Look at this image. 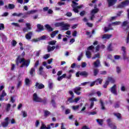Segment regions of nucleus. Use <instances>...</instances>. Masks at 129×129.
I'll return each mask as SVG.
<instances>
[{"mask_svg": "<svg viewBox=\"0 0 129 129\" xmlns=\"http://www.w3.org/2000/svg\"><path fill=\"white\" fill-rule=\"evenodd\" d=\"M22 55H19L16 59L15 62L17 66H19L20 63H22L20 66V68H23L24 67H29L30 63H31V60L30 59H25L24 58H22Z\"/></svg>", "mask_w": 129, "mask_h": 129, "instance_id": "obj_1", "label": "nucleus"}, {"mask_svg": "<svg viewBox=\"0 0 129 129\" xmlns=\"http://www.w3.org/2000/svg\"><path fill=\"white\" fill-rule=\"evenodd\" d=\"M121 27L125 32L127 33V36L126 38V43H129V21L127 20L124 21L122 22L121 24Z\"/></svg>", "mask_w": 129, "mask_h": 129, "instance_id": "obj_2", "label": "nucleus"}, {"mask_svg": "<svg viewBox=\"0 0 129 129\" xmlns=\"http://www.w3.org/2000/svg\"><path fill=\"white\" fill-rule=\"evenodd\" d=\"M33 101H35V102H42L43 104H47V98H44L42 99L39 97H38V95L37 93H34L33 94Z\"/></svg>", "mask_w": 129, "mask_h": 129, "instance_id": "obj_3", "label": "nucleus"}, {"mask_svg": "<svg viewBox=\"0 0 129 129\" xmlns=\"http://www.w3.org/2000/svg\"><path fill=\"white\" fill-rule=\"evenodd\" d=\"M76 77H80V76H83V77L86 78L88 76V73L86 71L77 72L76 74Z\"/></svg>", "mask_w": 129, "mask_h": 129, "instance_id": "obj_4", "label": "nucleus"}, {"mask_svg": "<svg viewBox=\"0 0 129 129\" xmlns=\"http://www.w3.org/2000/svg\"><path fill=\"white\" fill-rule=\"evenodd\" d=\"M129 5V0H125L123 2H122L120 4H119L117 6V8L119 9H122L124 8V7H126Z\"/></svg>", "mask_w": 129, "mask_h": 129, "instance_id": "obj_5", "label": "nucleus"}, {"mask_svg": "<svg viewBox=\"0 0 129 129\" xmlns=\"http://www.w3.org/2000/svg\"><path fill=\"white\" fill-rule=\"evenodd\" d=\"M10 118L9 117H7L4 119L5 121L2 122H1V125L3 127H7V126H9V120Z\"/></svg>", "mask_w": 129, "mask_h": 129, "instance_id": "obj_6", "label": "nucleus"}, {"mask_svg": "<svg viewBox=\"0 0 129 129\" xmlns=\"http://www.w3.org/2000/svg\"><path fill=\"white\" fill-rule=\"evenodd\" d=\"M121 50L122 51H123L122 56H123V60H127V61H129L128 57H126V51H125V50H126L125 47L122 46Z\"/></svg>", "mask_w": 129, "mask_h": 129, "instance_id": "obj_7", "label": "nucleus"}, {"mask_svg": "<svg viewBox=\"0 0 129 129\" xmlns=\"http://www.w3.org/2000/svg\"><path fill=\"white\" fill-rule=\"evenodd\" d=\"M81 89L82 88L81 87H76L74 89V92L77 94V95H80L81 94Z\"/></svg>", "mask_w": 129, "mask_h": 129, "instance_id": "obj_8", "label": "nucleus"}, {"mask_svg": "<svg viewBox=\"0 0 129 129\" xmlns=\"http://www.w3.org/2000/svg\"><path fill=\"white\" fill-rule=\"evenodd\" d=\"M107 122L109 126H110L111 129H117V127L116 125H115L114 124H113L112 123V122H111V120L110 118H109L107 120Z\"/></svg>", "mask_w": 129, "mask_h": 129, "instance_id": "obj_9", "label": "nucleus"}, {"mask_svg": "<svg viewBox=\"0 0 129 129\" xmlns=\"http://www.w3.org/2000/svg\"><path fill=\"white\" fill-rule=\"evenodd\" d=\"M54 123H51L50 124L47 125V126H46L45 124L42 123L40 129H51V126H52L54 125Z\"/></svg>", "mask_w": 129, "mask_h": 129, "instance_id": "obj_10", "label": "nucleus"}, {"mask_svg": "<svg viewBox=\"0 0 129 129\" xmlns=\"http://www.w3.org/2000/svg\"><path fill=\"white\" fill-rule=\"evenodd\" d=\"M89 101H91V104L90 105L89 108L91 109L93 106H94V101H97V99L96 98L93 97L89 99Z\"/></svg>", "mask_w": 129, "mask_h": 129, "instance_id": "obj_11", "label": "nucleus"}, {"mask_svg": "<svg viewBox=\"0 0 129 129\" xmlns=\"http://www.w3.org/2000/svg\"><path fill=\"white\" fill-rule=\"evenodd\" d=\"M111 93L115 95H117V92L116 91V85H114L110 89Z\"/></svg>", "mask_w": 129, "mask_h": 129, "instance_id": "obj_12", "label": "nucleus"}, {"mask_svg": "<svg viewBox=\"0 0 129 129\" xmlns=\"http://www.w3.org/2000/svg\"><path fill=\"white\" fill-rule=\"evenodd\" d=\"M26 27H25L24 28H23V32H26L32 30V27H31V24L26 23Z\"/></svg>", "mask_w": 129, "mask_h": 129, "instance_id": "obj_13", "label": "nucleus"}, {"mask_svg": "<svg viewBox=\"0 0 129 129\" xmlns=\"http://www.w3.org/2000/svg\"><path fill=\"white\" fill-rule=\"evenodd\" d=\"M107 2L108 3V7H112V6H114V5L116 4L117 0H107Z\"/></svg>", "mask_w": 129, "mask_h": 129, "instance_id": "obj_14", "label": "nucleus"}, {"mask_svg": "<svg viewBox=\"0 0 129 129\" xmlns=\"http://www.w3.org/2000/svg\"><path fill=\"white\" fill-rule=\"evenodd\" d=\"M33 36V32H29L27 34L25 35V38L26 40L30 41L32 39V36Z\"/></svg>", "mask_w": 129, "mask_h": 129, "instance_id": "obj_15", "label": "nucleus"}, {"mask_svg": "<svg viewBox=\"0 0 129 129\" xmlns=\"http://www.w3.org/2000/svg\"><path fill=\"white\" fill-rule=\"evenodd\" d=\"M35 88H37L38 87V89H43L45 88V85H44L43 84H39V83L36 82L35 85Z\"/></svg>", "mask_w": 129, "mask_h": 129, "instance_id": "obj_16", "label": "nucleus"}, {"mask_svg": "<svg viewBox=\"0 0 129 129\" xmlns=\"http://www.w3.org/2000/svg\"><path fill=\"white\" fill-rule=\"evenodd\" d=\"M61 27L62 28V30H64V31H68V30H69V28H70V25L69 24H64L62 22V25H61Z\"/></svg>", "mask_w": 129, "mask_h": 129, "instance_id": "obj_17", "label": "nucleus"}, {"mask_svg": "<svg viewBox=\"0 0 129 129\" xmlns=\"http://www.w3.org/2000/svg\"><path fill=\"white\" fill-rule=\"evenodd\" d=\"M44 27L48 32H52V31H54V28H52L49 24H46Z\"/></svg>", "mask_w": 129, "mask_h": 129, "instance_id": "obj_18", "label": "nucleus"}, {"mask_svg": "<svg viewBox=\"0 0 129 129\" xmlns=\"http://www.w3.org/2000/svg\"><path fill=\"white\" fill-rule=\"evenodd\" d=\"M5 9H7V10H8L9 9V10H14V9H15V5H14V4H9L8 5V6L7 5L5 6Z\"/></svg>", "mask_w": 129, "mask_h": 129, "instance_id": "obj_19", "label": "nucleus"}, {"mask_svg": "<svg viewBox=\"0 0 129 129\" xmlns=\"http://www.w3.org/2000/svg\"><path fill=\"white\" fill-rule=\"evenodd\" d=\"M112 37V34H105L103 35L102 39H106L107 40H109Z\"/></svg>", "mask_w": 129, "mask_h": 129, "instance_id": "obj_20", "label": "nucleus"}, {"mask_svg": "<svg viewBox=\"0 0 129 129\" xmlns=\"http://www.w3.org/2000/svg\"><path fill=\"white\" fill-rule=\"evenodd\" d=\"M102 81H103V80L100 79V78H98L95 81V82L96 83V85H99V84H102Z\"/></svg>", "mask_w": 129, "mask_h": 129, "instance_id": "obj_21", "label": "nucleus"}, {"mask_svg": "<svg viewBox=\"0 0 129 129\" xmlns=\"http://www.w3.org/2000/svg\"><path fill=\"white\" fill-rule=\"evenodd\" d=\"M29 73L32 77H34V74L36 73V69H35V68H32L29 72Z\"/></svg>", "mask_w": 129, "mask_h": 129, "instance_id": "obj_22", "label": "nucleus"}, {"mask_svg": "<svg viewBox=\"0 0 129 129\" xmlns=\"http://www.w3.org/2000/svg\"><path fill=\"white\" fill-rule=\"evenodd\" d=\"M37 28L38 29V30H39V32H41V31H44V26L38 24L37 25Z\"/></svg>", "mask_w": 129, "mask_h": 129, "instance_id": "obj_23", "label": "nucleus"}, {"mask_svg": "<svg viewBox=\"0 0 129 129\" xmlns=\"http://www.w3.org/2000/svg\"><path fill=\"white\" fill-rule=\"evenodd\" d=\"M99 65H100V60L99 59H97L94 62V66L96 68L99 67Z\"/></svg>", "mask_w": 129, "mask_h": 129, "instance_id": "obj_24", "label": "nucleus"}, {"mask_svg": "<svg viewBox=\"0 0 129 129\" xmlns=\"http://www.w3.org/2000/svg\"><path fill=\"white\" fill-rule=\"evenodd\" d=\"M113 115L114 116H116L117 118L118 119H121L122 117H121V114L120 113H113Z\"/></svg>", "mask_w": 129, "mask_h": 129, "instance_id": "obj_25", "label": "nucleus"}, {"mask_svg": "<svg viewBox=\"0 0 129 129\" xmlns=\"http://www.w3.org/2000/svg\"><path fill=\"white\" fill-rule=\"evenodd\" d=\"M43 112H44V116H45V117H48V116H49V115L51 114V112H50V111L48 110H44Z\"/></svg>", "mask_w": 129, "mask_h": 129, "instance_id": "obj_26", "label": "nucleus"}, {"mask_svg": "<svg viewBox=\"0 0 129 129\" xmlns=\"http://www.w3.org/2000/svg\"><path fill=\"white\" fill-rule=\"evenodd\" d=\"M100 103L101 104V108L102 110H105V107L104 106V103L102 99H100Z\"/></svg>", "mask_w": 129, "mask_h": 129, "instance_id": "obj_27", "label": "nucleus"}, {"mask_svg": "<svg viewBox=\"0 0 129 129\" xmlns=\"http://www.w3.org/2000/svg\"><path fill=\"white\" fill-rule=\"evenodd\" d=\"M98 12H99V10L98 9V8L94 9L91 11V14H92L93 15H95V14H97Z\"/></svg>", "mask_w": 129, "mask_h": 129, "instance_id": "obj_28", "label": "nucleus"}, {"mask_svg": "<svg viewBox=\"0 0 129 129\" xmlns=\"http://www.w3.org/2000/svg\"><path fill=\"white\" fill-rule=\"evenodd\" d=\"M54 50H55V46H53L51 47V46L48 45L47 46L48 52H51V51H54Z\"/></svg>", "mask_w": 129, "mask_h": 129, "instance_id": "obj_29", "label": "nucleus"}, {"mask_svg": "<svg viewBox=\"0 0 129 129\" xmlns=\"http://www.w3.org/2000/svg\"><path fill=\"white\" fill-rule=\"evenodd\" d=\"M96 121L98 122V124L100 125H102L103 124V119H96Z\"/></svg>", "mask_w": 129, "mask_h": 129, "instance_id": "obj_30", "label": "nucleus"}, {"mask_svg": "<svg viewBox=\"0 0 129 129\" xmlns=\"http://www.w3.org/2000/svg\"><path fill=\"white\" fill-rule=\"evenodd\" d=\"M86 55L88 59H90V58H91V52L90 51L87 50Z\"/></svg>", "mask_w": 129, "mask_h": 129, "instance_id": "obj_31", "label": "nucleus"}, {"mask_svg": "<svg viewBox=\"0 0 129 129\" xmlns=\"http://www.w3.org/2000/svg\"><path fill=\"white\" fill-rule=\"evenodd\" d=\"M37 12H38V10H31V11L27 12V15H31L33 14H35V13H37Z\"/></svg>", "mask_w": 129, "mask_h": 129, "instance_id": "obj_32", "label": "nucleus"}, {"mask_svg": "<svg viewBox=\"0 0 129 129\" xmlns=\"http://www.w3.org/2000/svg\"><path fill=\"white\" fill-rule=\"evenodd\" d=\"M25 84L27 86L30 85L31 84V81L29 79V78H26L25 80Z\"/></svg>", "mask_w": 129, "mask_h": 129, "instance_id": "obj_33", "label": "nucleus"}, {"mask_svg": "<svg viewBox=\"0 0 129 129\" xmlns=\"http://www.w3.org/2000/svg\"><path fill=\"white\" fill-rule=\"evenodd\" d=\"M58 30H55V31H53L50 34L51 38H54V37H55L56 36V35H57V34H58Z\"/></svg>", "mask_w": 129, "mask_h": 129, "instance_id": "obj_34", "label": "nucleus"}, {"mask_svg": "<svg viewBox=\"0 0 129 129\" xmlns=\"http://www.w3.org/2000/svg\"><path fill=\"white\" fill-rule=\"evenodd\" d=\"M11 105L10 103H8L7 105L6 110L7 112H9V111H10V110H11Z\"/></svg>", "mask_w": 129, "mask_h": 129, "instance_id": "obj_35", "label": "nucleus"}, {"mask_svg": "<svg viewBox=\"0 0 129 129\" xmlns=\"http://www.w3.org/2000/svg\"><path fill=\"white\" fill-rule=\"evenodd\" d=\"M51 103L53 107H54V108H56V101L54 99H51Z\"/></svg>", "mask_w": 129, "mask_h": 129, "instance_id": "obj_36", "label": "nucleus"}, {"mask_svg": "<svg viewBox=\"0 0 129 129\" xmlns=\"http://www.w3.org/2000/svg\"><path fill=\"white\" fill-rule=\"evenodd\" d=\"M74 98V97H72L69 98L68 99L67 101L70 102V103H73V102H74V99H73Z\"/></svg>", "mask_w": 129, "mask_h": 129, "instance_id": "obj_37", "label": "nucleus"}, {"mask_svg": "<svg viewBox=\"0 0 129 129\" xmlns=\"http://www.w3.org/2000/svg\"><path fill=\"white\" fill-rule=\"evenodd\" d=\"M44 69V68L43 67H40L39 69V75H43V70Z\"/></svg>", "mask_w": 129, "mask_h": 129, "instance_id": "obj_38", "label": "nucleus"}, {"mask_svg": "<svg viewBox=\"0 0 129 129\" xmlns=\"http://www.w3.org/2000/svg\"><path fill=\"white\" fill-rule=\"evenodd\" d=\"M22 85H23V82H22V81H18V83L17 86V89H19V88H20V87H21V86H22Z\"/></svg>", "mask_w": 129, "mask_h": 129, "instance_id": "obj_39", "label": "nucleus"}, {"mask_svg": "<svg viewBox=\"0 0 129 129\" xmlns=\"http://www.w3.org/2000/svg\"><path fill=\"white\" fill-rule=\"evenodd\" d=\"M96 58H100V54L99 53L95 54L94 56L93 57H92V59H96Z\"/></svg>", "mask_w": 129, "mask_h": 129, "instance_id": "obj_40", "label": "nucleus"}, {"mask_svg": "<svg viewBox=\"0 0 129 129\" xmlns=\"http://www.w3.org/2000/svg\"><path fill=\"white\" fill-rule=\"evenodd\" d=\"M55 27H62L63 26V22L60 23H56L54 24Z\"/></svg>", "mask_w": 129, "mask_h": 129, "instance_id": "obj_41", "label": "nucleus"}, {"mask_svg": "<svg viewBox=\"0 0 129 129\" xmlns=\"http://www.w3.org/2000/svg\"><path fill=\"white\" fill-rule=\"evenodd\" d=\"M95 114H97V112L96 111L89 112L88 113V115H95Z\"/></svg>", "mask_w": 129, "mask_h": 129, "instance_id": "obj_42", "label": "nucleus"}, {"mask_svg": "<svg viewBox=\"0 0 129 129\" xmlns=\"http://www.w3.org/2000/svg\"><path fill=\"white\" fill-rule=\"evenodd\" d=\"M107 50L109 52L112 51V46L111 43L109 44V45L107 47Z\"/></svg>", "mask_w": 129, "mask_h": 129, "instance_id": "obj_43", "label": "nucleus"}, {"mask_svg": "<svg viewBox=\"0 0 129 129\" xmlns=\"http://www.w3.org/2000/svg\"><path fill=\"white\" fill-rule=\"evenodd\" d=\"M22 113H23V117H27L28 116V113L26 111H22Z\"/></svg>", "mask_w": 129, "mask_h": 129, "instance_id": "obj_44", "label": "nucleus"}, {"mask_svg": "<svg viewBox=\"0 0 129 129\" xmlns=\"http://www.w3.org/2000/svg\"><path fill=\"white\" fill-rule=\"evenodd\" d=\"M108 84H109V81H106L103 86V88H106V87H107V85H108Z\"/></svg>", "mask_w": 129, "mask_h": 129, "instance_id": "obj_45", "label": "nucleus"}, {"mask_svg": "<svg viewBox=\"0 0 129 129\" xmlns=\"http://www.w3.org/2000/svg\"><path fill=\"white\" fill-rule=\"evenodd\" d=\"M99 71L98 69L94 70V76H96L98 74Z\"/></svg>", "mask_w": 129, "mask_h": 129, "instance_id": "obj_46", "label": "nucleus"}, {"mask_svg": "<svg viewBox=\"0 0 129 129\" xmlns=\"http://www.w3.org/2000/svg\"><path fill=\"white\" fill-rule=\"evenodd\" d=\"M93 49H94V46H93V45H91L87 48V51H90L93 50Z\"/></svg>", "mask_w": 129, "mask_h": 129, "instance_id": "obj_47", "label": "nucleus"}, {"mask_svg": "<svg viewBox=\"0 0 129 129\" xmlns=\"http://www.w3.org/2000/svg\"><path fill=\"white\" fill-rule=\"evenodd\" d=\"M109 30H113V28H108L107 27H104V31L105 33H106V32H108V31H109Z\"/></svg>", "mask_w": 129, "mask_h": 129, "instance_id": "obj_48", "label": "nucleus"}, {"mask_svg": "<svg viewBox=\"0 0 129 129\" xmlns=\"http://www.w3.org/2000/svg\"><path fill=\"white\" fill-rule=\"evenodd\" d=\"M116 72L117 73H118V74H119V73L121 72V70L120 69V68H119V67H116Z\"/></svg>", "mask_w": 129, "mask_h": 129, "instance_id": "obj_49", "label": "nucleus"}, {"mask_svg": "<svg viewBox=\"0 0 129 129\" xmlns=\"http://www.w3.org/2000/svg\"><path fill=\"white\" fill-rule=\"evenodd\" d=\"M120 24V22L119 21H115L112 23V25H114V26H117Z\"/></svg>", "mask_w": 129, "mask_h": 129, "instance_id": "obj_50", "label": "nucleus"}, {"mask_svg": "<svg viewBox=\"0 0 129 129\" xmlns=\"http://www.w3.org/2000/svg\"><path fill=\"white\" fill-rule=\"evenodd\" d=\"M108 81H110V82H111V83H114V80L111 77H108Z\"/></svg>", "mask_w": 129, "mask_h": 129, "instance_id": "obj_51", "label": "nucleus"}, {"mask_svg": "<svg viewBox=\"0 0 129 129\" xmlns=\"http://www.w3.org/2000/svg\"><path fill=\"white\" fill-rule=\"evenodd\" d=\"M55 44H56V41H51L48 42V44L51 45L52 46H53V45H55Z\"/></svg>", "mask_w": 129, "mask_h": 129, "instance_id": "obj_52", "label": "nucleus"}, {"mask_svg": "<svg viewBox=\"0 0 129 129\" xmlns=\"http://www.w3.org/2000/svg\"><path fill=\"white\" fill-rule=\"evenodd\" d=\"M11 25H12L13 26H15V27H18V28H20V25L19 24V23L13 22L12 23H11Z\"/></svg>", "mask_w": 129, "mask_h": 129, "instance_id": "obj_53", "label": "nucleus"}, {"mask_svg": "<svg viewBox=\"0 0 129 129\" xmlns=\"http://www.w3.org/2000/svg\"><path fill=\"white\" fill-rule=\"evenodd\" d=\"M83 56V53L82 52L80 55L78 57V60L80 61L81 60V58Z\"/></svg>", "mask_w": 129, "mask_h": 129, "instance_id": "obj_54", "label": "nucleus"}, {"mask_svg": "<svg viewBox=\"0 0 129 129\" xmlns=\"http://www.w3.org/2000/svg\"><path fill=\"white\" fill-rule=\"evenodd\" d=\"M5 29V25L4 24H0V31Z\"/></svg>", "mask_w": 129, "mask_h": 129, "instance_id": "obj_55", "label": "nucleus"}, {"mask_svg": "<svg viewBox=\"0 0 129 129\" xmlns=\"http://www.w3.org/2000/svg\"><path fill=\"white\" fill-rule=\"evenodd\" d=\"M50 57V54H46L45 55H44L43 56V58L47 59H48V58H49Z\"/></svg>", "mask_w": 129, "mask_h": 129, "instance_id": "obj_56", "label": "nucleus"}, {"mask_svg": "<svg viewBox=\"0 0 129 129\" xmlns=\"http://www.w3.org/2000/svg\"><path fill=\"white\" fill-rule=\"evenodd\" d=\"M66 16L67 17H72V13L71 12H67V14H66Z\"/></svg>", "mask_w": 129, "mask_h": 129, "instance_id": "obj_57", "label": "nucleus"}, {"mask_svg": "<svg viewBox=\"0 0 129 129\" xmlns=\"http://www.w3.org/2000/svg\"><path fill=\"white\" fill-rule=\"evenodd\" d=\"M73 11H74V12L75 13H79V10H78V9L77 8V7L74 8Z\"/></svg>", "mask_w": 129, "mask_h": 129, "instance_id": "obj_58", "label": "nucleus"}, {"mask_svg": "<svg viewBox=\"0 0 129 129\" xmlns=\"http://www.w3.org/2000/svg\"><path fill=\"white\" fill-rule=\"evenodd\" d=\"M1 96H3L4 97H5V96H7V94H6V92L5 91V90H3L2 91Z\"/></svg>", "mask_w": 129, "mask_h": 129, "instance_id": "obj_59", "label": "nucleus"}, {"mask_svg": "<svg viewBox=\"0 0 129 129\" xmlns=\"http://www.w3.org/2000/svg\"><path fill=\"white\" fill-rule=\"evenodd\" d=\"M104 64L106 67H109L110 66V64H109V63L106 61H104Z\"/></svg>", "mask_w": 129, "mask_h": 129, "instance_id": "obj_60", "label": "nucleus"}, {"mask_svg": "<svg viewBox=\"0 0 129 129\" xmlns=\"http://www.w3.org/2000/svg\"><path fill=\"white\" fill-rule=\"evenodd\" d=\"M48 87L49 89H52L53 88V83H49Z\"/></svg>", "mask_w": 129, "mask_h": 129, "instance_id": "obj_61", "label": "nucleus"}, {"mask_svg": "<svg viewBox=\"0 0 129 129\" xmlns=\"http://www.w3.org/2000/svg\"><path fill=\"white\" fill-rule=\"evenodd\" d=\"M71 110L69 109H67L65 111V114H69L70 113Z\"/></svg>", "mask_w": 129, "mask_h": 129, "instance_id": "obj_62", "label": "nucleus"}, {"mask_svg": "<svg viewBox=\"0 0 129 129\" xmlns=\"http://www.w3.org/2000/svg\"><path fill=\"white\" fill-rule=\"evenodd\" d=\"M80 15L81 17H83V16H84L85 15V11H83L81 12V13H80Z\"/></svg>", "mask_w": 129, "mask_h": 129, "instance_id": "obj_63", "label": "nucleus"}, {"mask_svg": "<svg viewBox=\"0 0 129 129\" xmlns=\"http://www.w3.org/2000/svg\"><path fill=\"white\" fill-rule=\"evenodd\" d=\"M81 129H90V128H89V127L88 126L84 125V126H83V127H82Z\"/></svg>", "mask_w": 129, "mask_h": 129, "instance_id": "obj_64", "label": "nucleus"}]
</instances>
